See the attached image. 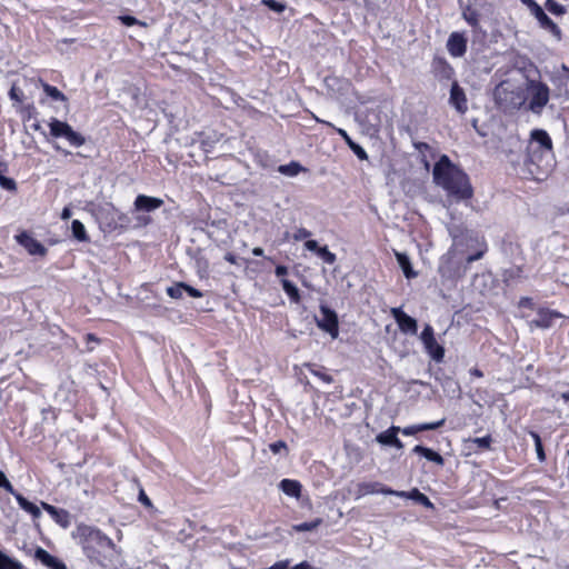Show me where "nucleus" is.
I'll use <instances>...</instances> for the list:
<instances>
[{"label": "nucleus", "mask_w": 569, "mask_h": 569, "mask_svg": "<svg viewBox=\"0 0 569 569\" xmlns=\"http://www.w3.org/2000/svg\"><path fill=\"white\" fill-rule=\"evenodd\" d=\"M279 489L288 497L299 499L302 486L298 480L282 479L279 482Z\"/></svg>", "instance_id": "obj_23"}, {"label": "nucleus", "mask_w": 569, "mask_h": 569, "mask_svg": "<svg viewBox=\"0 0 569 569\" xmlns=\"http://www.w3.org/2000/svg\"><path fill=\"white\" fill-rule=\"evenodd\" d=\"M317 256L320 257L328 264H333L337 260L336 254L331 252L327 246L321 247Z\"/></svg>", "instance_id": "obj_36"}, {"label": "nucleus", "mask_w": 569, "mask_h": 569, "mask_svg": "<svg viewBox=\"0 0 569 569\" xmlns=\"http://www.w3.org/2000/svg\"><path fill=\"white\" fill-rule=\"evenodd\" d=\"M119 20L121 21V23H123L127 27H131V26H136V24L141 26V27H147L146 22L140 21L132 16H120Z\"/></svg>", "instance_id": "obj_43"}, {"label": "nucleus", "mask_w": 569, "mask_h": 569, "mask_svg": "<svg viewBox=\"0 0 569 569\" xmlns=\"http://www.w3.org/2000/svg\"><path fill=\"white\" fill-rule=\"evenodd\" d=\"M305 171H307V169L302 167L298 161H291L287 164H281L278 167V172L287 177H296Z\"/></svg>", "instance_id": "obj_26"}, {"label": "nucleus", "mask_w": 569, "mask_h": 569, "mask_svg": "<svg viewBox=\"0 0 569 569\" xmlns=\"http://www.w3.org/2000/svg\"><path fill=\"white\" fill-rule=\"evenodd\" d=\"M183 282H178L174 286L167 288V293L172 299H180L183 295Z\"/></svg>", "instance_id": "obj_38"}, {"label": "nucleus", "mask_w": 569, "mask_h": 569, "mask_svg": "<svg viewBox=\"0 0 569 569\" xmlns=\"http://www.w3.org/2000/svg\"><path fill=\"white\" fill-rule=\"evenodd\" d=\"M262 4L268 7L270 10L281 13L286 10V4L277 0H262Z\"/></svg>", "instance_id": "obj_40"}, {"label": "nucleus", "mask_w": 569, "mask_h": 569, "mask_svg": "<svg viewBox=\"0 0 569 569\" xmlns=\"http://www.w3.org/2000/svg\"><path fill=\"white\" fill-rule=\"evenodd\" d=\"M359 493L361 496L382 493V495H390V496H397V497H403L406 495L405 491L393 490V489L386 487L385 485L377 482V481L365 482V483L359 485Z\"/></svg>", "instance_id": "obj_17"}, {"label": "nucleus", "mask_w": 569, "mask_h": 569, "mask_svg": "<svg viewBox=\"0 0 569 569\" xmlns=\"http://www.w3.org/2000/svg\"><path fill=\"white\" fill-rule=\"evenodd\" d=\"M252 253L257 257H261V256H263V249L260 247H256L252 249Z\"/></svg>", "instance_id": "obj_58"}, {"label": "nucleus", "mask_w": 569, "mask_h": 569, "mask_svg": "<svg viewBox=\"0 0 569 569\" xmlns=\"http://www.w3.org/2000/svg\"><path fill=\"white\" fill-rule=\"evenodd\" d=\"M470 375L475 376V377H478V378H481L482 377V372L477 369V368H473L470 370Z\"/></svg>", "instance_id": "obj_59"}, {"label": "nucleus", "mask_w": 569, "mask_h": 569, "mask_svg": "<svg viewBox=\"0 0 569 569\" xmlns=\"http://www.w3.org/2000/svg\"><path fill=\"white\" fill-rule=\"evenodd\" d=\"M50 134L53 138H64L70 146L79 148L86 143V138L74 131L72 127L66 122L61 121L57 118H51L49 121Z\"/></svg>", "instance_id": "obj_6"}, {"label": "nucleus", "mask_w": 569, "mask_h": 569, "mask_svg": "<svg viewBox=\"0 0 569 569\" xmlns=\"http://www.w3.org/2000/svg\"><path fill=\"white\" fill-rule=\"evenodd\" d=\"M546 8L553 14L561 16L566 13V8L555 0H547Z\"/></svg>", "instance_id": "obj_37"}, {"label": "nucleus", "mask_w": 569, "mask_h": 569, "mask_svg": "<svg viewBox=\"0 0 569 569\" xmlns=\"http://www.w3.org/2000/svg\"><path fill=\"white\" fill-rule=\"evenodd\" d=\"M455 249L451 248L445 253L439 261L438 272L442 279V282L451 281L455 282L461 277V269L458 262L455 260Z\"/></svg>", "instance_id": "obj_7"}, {"label": "nucleus", "mask_w": 569, "mask_h": 569, "mask_svg": "<svg viewBox=\"0 0 569 569\" xmlns=\"http://www.w3.org/2000/svg\"><path fill=\"white\" fill-rule=\"evenodd\" d=\"M163 204V200L156 197H149L146 194L137 196L134 200V209L137 211L151 212L159 209Z\"/></svg>", "instance_id": "obj_20"}, {"label": "nucleus", "mask_w": 569, "mask_h": 569, "mask_svg": "<svg viewBox=\"0 0 569 569\" xmlns=\"http://www.w3.org/2000/svg\"><path fill=\"white\" fill-rule=\"evenodd\" d=\"M462 17L466 20V22L473 28H476L479 23V13L471 7H467L463 10Z\"/></svg>", "instance_id": "obj_33"}, {"label": "nucleus", "mask_w": 569, "mask_h": 569, "mask_svg": "<svg viewBox=\"0 0 569 569\" xmlns=\"http://www.w3.org/2000/svg\"><path fill=\"white\" fill-rule=\"evenodd\" d=\"M71 536L93 565L104 566L107 551L116 549L114 542L100 529L92 526L79 523Z\"/></svg>", "instance_id": "obj_2"}, {"label": "nucleus", "mask_w": 569, "mask_h": 569, "mask_svg": "<svg viewBox=\"0 0 569 569\" xmlns=\"http://www.w3.org/2000/svg\"><path fill=\"white\" fill-rule=\"evenodd\" d=\"M0 479H1L0 487L3 488L7 492L11 493L16 498L19 507L22 510L30 513L33 518H39L41 516L40 508L37 505L27 500L21 493L17 492L13 489L10 481L6 478V476L2 471H0Z\"/></svg>", "instance_id": "obj_11"}, {"label": "nucleus", "mask_w": 569, "mask_h": 569, "mask_svg": "<svg viewBox=\"0 0 569 569\" xmlns=\"http://www.w3.org/2000/svg\"><path fill=\"white\" fill-rule=\"evenodd\" d=\"M0 187L8 191H16L17 183L13 179L4 177L2 173L0 174Z\"/></svg>", "instance_id": "obj_42"}, {"label": "nucleus", "mask_w": 569, "mask_h": 569, "mask_svg": "<svg viewBox=\"0 0 569 569\" xmlns=\"http://www.w3.org/2000/svg\"><path fill=\"white\" fill-rule=\"evenodd\" d=\"M274 273L277 277H283L288 273V268L286 266H277L276 267V270H274Z\"/></svg>", "instance_id": "obj_52"}, {"label": "nucleus", "mask_w": 569, "mask_h": 569, "mask_svg": "<svg viewBox=\"0 0 569 569\" xmlns=\"http://www.w3.org/2000/svg\"><path fill=\"white\" fill-rule=\"evenodd\" d=\"M183 291H186L190 297L193 298H201L203 295L200 290L187 284L183 282Z\"/></svg>", "instance_id": "obj_48"}, {"label": "nucleus", "mask_w": 569, "mask_h": 569, "mask_svg": "<svg viewBox=\"0 0 569 569\" xmlns=\"http://www.w3.org/2000/svg\"><path fill=\"white\" fill-rule=\"evenodd\" d=\"M432 177L433 182L446 192L449 199L456 202L470 200L473 196V188L468 174L446 154H442L435 163Z\"/></svg>", "instance_id": "obj_1"}, {"label": "nucleus", "mask_w": 569, "mask_h": 569, "mask_svg": "<svg viewBox=\"0 0 569 569\" xmlns=\"http://www.w3.org/2000/svg\"><path fill=\"white\" fill-rule=\"evenodd\" d=\"M72 234L78 241H88V236L83 223L79 220H73L71 223Z\"/></svg>", "instance_id": "obj_31"}, {"label": "nucleus", "mask_w": 569, "mask_h": 569, "mask_svg": "<svg viewBox=\"0 0 569 569\" xmlns=\"http://www.w3.org/2000/svg\"><path fill=\"white\" fill-rule=\"evenodd\" d=\"M449 104L456 109L460 114H465L468 111V100L463 89L453 81L450 89Z\"/></svg>", "instance_id": "obj_15"}, {"label": "nucleus", "mask_w": 569, "mask_h": 569, "mask_svg": "<svg viewBox=\"0 0 569 569\" xmlns=\"http://www.w3.org/2000/svg\"><path fill=\"white\" fill-rule=\"evenodd\" d=\"M441 68V74L446 79H450L453 76V69L445 61H439Z\"/></svg>", "instance_id": "obj_47"}, {"label": "nucleus", "mask_w": 569, "mask_h": 569, "mask_svg": "<svg viewBox=\"0 0 569 569\" xmlns=\"http://www.w3.org/2000/svg\"><path fill=\"white\" fill-rule=\"evenodd\" d=\"M269 449L272 453L278 455L282 451L288 452V446L283 440H278L269 445Z\"/></svg>", "instance_id": "obj_44"}, {"label": "nucleus", "mask_w": 569, "mask_h": 569, "mask_svg": "<svg viewBox=\"0 0 569 569\" xmlns=\"http://www.w3.org/2000/svg\"><path fill=\"white\" fill-rule=\"evenodd\" d=\"M9 96H10L11 100H14L18 102L22 101V92L19 89H17L16 87H12L10 89Z\"/></svg>", "instance_id": "obj_50"}, {"label": "nucleus", "mask_w": 569, "mask_h": 569, "mask_svg": "<svg viewBox=\"0 0 569 569\" xmlns=\"http://www.w3.org/2000/svg\"><path fill=\"white\" fill-rule=\"evenodd\" d=\"M14 238L31 256H44L47 253V248L27 231L20 232Z\"/></svg>", "instance_id": "obj_13"}, {"label": "nucleus", "mask_w": 569, "mask_h": 569, "mask_svg": "<svg viewBox=\"0 0 569 569\" xmlns=\"http://www.w3.org/2000/svg\"><path fill=\"white\" fill-rule=\"evenodd\" d=\"M40 84L46 94L50 97L52 100L62 102H66L68 100L67 97L57 87H53L42 80H40Z\"/></svg>", "instance_id": "obj_27"}, {"label": "nucleus", "mask_w": 569, "mask_h": 569, "mask_svg": "<svg viewBox=\"0 0 569 569\" xmlns=\"http://www.w3.org/2000/svg\"><path fill=\"white\" fill-rule=\"evenodd\" d=\"M139 500H140L143 505H146V506H151V501H150V499L147 497V495L144 493V491H141V492H140Z\"/></svg>", "instance_id": "obj_54"}, {"label": "nucleus", "mask_w": 569, "mask_h": 569, "mask_svg": "<svg viewBox=\"0 0 569 569\" xmlns=\"http://www.w3.org/2000/svg\"><path fill=\"white\" fill-rule=\"evenodd\" d=\"M528 157L530 162L542 166L549 164L552 157V140L549 133L543 129H535L530 133V142L528 146Z\"/></svg>", "instance_id": "obj_3"}, {"label": "nucleus", "mask_w": 569, "mask_h": 569, "mask_svg": "<svg viewBox=\"0 0 569 569\" xmlns=\"http://www.w3.org/2000/svg\"><path fill=\"white\" fill-rule=\"evenodd\" d=\"M289 565H290V561L288 559H286V560H280V561L274 562L271 567H269L267 569H288Z\"/></svg>", "instance_id": "obj_51"}, {"label": "nucleus", "mask_w": 569, "mask_h": 569, "mask_svg": "<svg viewBox=\"0 0 569 569\" xmlns=\"http://www.w3.org/2000/svg\"><path fill=\"white\" fill-rule=\"evenodd\" d=\"M533 17L538 20L541 28L549 30L558 40L561 39V30L543 11V9L537 3L536 0H520Z\"/></svg>", "instance_id": "obj_8"}, {"label": "nucleus", "mask_w": 569, "mask_h": 569, "mask_svg": "<svg viewBox=\"0 0 569 569\" xmlns=\"http://www.w3.org/2000/svg\"><path fill=\"white\" fill-rule=\"evenodd\" d=\"M405 492H406V495L402 498L412 499L427 508H433V505L430 501V499L426 495L420 492L418 489H412L409 492H407V491H405Z\"/></svg>", "instance_id": "obj_28"}, {"label": "nucleus", "mask_w": 569, "mask_h": 569, "mask_svg": "<svg viewBox=\"0 0 569 569\" xmlns=\"http://www.w3.org/2000/svg\"><path fill=\"white\" fill-rule=\"evenodd\" d=\"M308 368H309V371L311 375L319 378L325 383L330 385L333 381V378L330 375H328L319 369H316L313 366L308 365Z\"/></svg>", "instance_id": "obj_39"}, {"label": "nucleus", "mask_w": 569, "mask_h": 569, "mask_svg": "<svg viewBox=\"0 0 569 569\" xmlns=\"http://www.w3.org/2000/svg\"><path fill=\"white\" fill-rule=\"evenodd\" d=\"M149 222V219L148 218H143V223H148Z\"/></svg>", "instance_id": "obj_63"}, {"label": "nucleus", "mask_w": 569, "mask_h": 569, "mask_svg": "<svg viewBox=\"0 0 569 569\" xmlns=\"http://www.w3.org/2000/svg\"><path fill=\"white\" fill-rule=\"evenodd\" d=\"M450 234L452 236V238H457V234L453 232V230H449Z\"/></svg>", "instance_id": "obj_62"}, {"label": "nucleus", "mask_w": 569, "mask_h": 569, "mask_svg": "<svg viewBox=\"0 0 569 569\" xmlns=\"http://www.w3.org/2000/svg\"><path fill=\"white\" fill-rule=\"evenodd\" d=\"M445 419H440L435 422H425L412 426H407L405 428H400V431L403 436H413L420 431L436 430L445 425Z\"/></svg>", "instance_id": "obj_22"}, {"label": "nucleus", "mask_w": 569, "mask_h": 569, "mask_svg": "<svg viewBox=\"0 0 569 569\" xmlns=\"http://www.w3.org/2000/svg\"><path fill=\"white\" fill-rule=\"evenodd\" d=\"M413 452L422 456L427 460L432 461L438 466H443L445 463L442 456L430 448L418 445L413 448Z\"/></svg>", "instance_id": "obj_25"}, {"label": "nucleus", "mask_w": 569, "mask_h": 569, "mask_svg": "<svg viewBox=\"0 0 569 569\" xmlns=\"http://www.w3.org/2000/svg\"><path fill=\"white\" fill-rule=\"evenodd\" d=\"M399 431H400V427L391 426L387 430L380 432L376 437V440H377V442H379L382 446H391V447H395L400 450L403 448V443L398 438Z\"/></svg>", "instance_id": "obj_18"}, {"label": "nucleus", "mask_w": 569, "mask_h": 569, "mask_svg": "<svg viewBox=\"0 0 569 569\" xmlns=\"http://www.w3.org/2000/svg\"><path fill=\"white\" fill-rule=\"evenodd\" d=\"M281 283H282L283 291L288 295L290 300L292 302H299L300 295H299V290H298L297 286L287 279H282Z\"/></svg>", "instance_id": "obj_30"}, {"label": "nucleus", "mask_w": 569, "mask_h": 569, "mask_svg": "<svg viewBox=\"0 0 569 569\" xmlns=\"http://www.w3.org/2000/svg\"><path fill=\"white\" fill-rule=\"evenodd\" d=\"M41 507L62 528L66 529V528H68L70 526L71 517H70V513L67 510L60 509V508H56L54 506L49 505L47 502H41Z\"/></svg>", "instance_id": "obj_21"}, {"label": "nucleus", "mask_w": 569, "mask_h": 569, "mask_svg": "<svg viewBox=\"0 0 569 569\" xmlns=\"http://www.w3.org/2000/svg\"><path fill=\"white\" fill-rule=\"evenodd\" d=\"M321 317L317 319V326L325 332L329 333L332 339L339 336V322L337 313L329 307L320 306Z\"/></svg>", "instance_id": "obj_10"}, {"label": "nucleus", "mask_w": 569, "mask_h": 569, "mask_svg": "<svg viewBox=\"0 0 569 569\" xmlns=\"http://www.w3.org/2000/svg\"><path fill=\"white\" fill-rule=\"evenodd\" d=\"M395 256L407 279H413L418 276L411 266L409 257L406 253L396 251Z\"/></svg>", "instance_id": "obj_24"}, {"label": "nucleus", "mask_w": 569, "mask_h": 569, "mask_svg": "<svg viewBox=\"0 0 569 569\" xmlns=\"http://www.w3.org/2000/svg\"><path fill=\"white\" fill-rule=\"evenodd\" d=\"M0 569H23V565L0 550Z\"/></svg>", "instance_id": "obj_29"}, {"label": "nucleus", "mask_w": 569, "mask_h": 569, "mask_svg": "<svg viewBox=\"0 0 569 569\" xmlns=\"http://www.w3.org/2000/svg\"><path fill=\"white\" fill-rule=\"evenodd\" d=\"M33 129L38 131V130H40V129H41V127H40V124H39V123H34V124H33Z\"/></svg>", "instance_id": "obj_61"}, {"label": "nucleus", "mask_w": 569, "mask_h": 569, "mask_svg": "<svg viewBox=\"0 0 569 569\" xmlns=\"http://www.w3.org/2000/svg\"><path fill=\"white\" fill-rule=\"evenodd\" d=\"M493 98L503 111L519 109L525 103L522 89L507 81L500 82L495 88Z\"/></svg>", "instance_id": "obj_4"}, {"label": "nucleus", "mask_w": 569, "mask_h": 569, "mask_svg": "<svg viewBox=\"0 0 569 569\" xmlns=\"http://www.w3.org/2000/svg\"><path fill=\"white\" fill-rule=\"evenodd\" d=\"M469 441L476 445L479 449L486 450L490 448L492 439L490 436H485L480 438L470 439Z\"/></svg>", "instance_id": "obj_41"}, {"label": "nucleus", "mask_w": 569, "mask_h": 569, "mask_svg": "<svg viewBox=\"0 0 569 569\" xmlns=\"http://www.w3.org/2000/svg\"><path fill=\"white\" fill-rule=\"evenodd\" d=\"M71 217V209L69 207L63 208L61 212V219L67 220Z\"/></svg>", "instance_id": "obj_56"}, {"label": "nucleus", "mask_w": 569, "mask_h": 569, "mask_svg": "<svg viewBox=\"0 0 569 569\" xmlns=\"http://www.w3.org/2000/svg\"><path fill=\"white\" fill-rule=\"evenodd\" d=\"M391 315L401 332L410 335L417 333L418 325L416 319L408 316L400 307L392 308Z\"/></svg>", "instance_id": "obj_12"}, {"label": "nucleus", "mask_w": 569, "mask_h": 569, "mask_svg": "<svg viewBox=\"0 0 569 569\" xmlns=\"http://www.w3.org/2000/svg\"><path fill=\"white\" fill-rule=\"evenodd\" d=\"M529 435L531 436V438L535 442V448H536L538 460L541 462L545 461L546 455L543 451L542 441H541L540 436L536 431H530Z\"/></svg>", "instance_id": "obj_34"}, {"label": "nucleus", "mask_w": 569, "mask_h": 569, "mask_svg": "<svg viewBox=\"0 0 569 569\" xmlns=\"http://www.w3.org/2000/svg\"><path fill=\"white\" fill-rule=\"evenodd\" d=\"M561 398L565 400V401H569V390L566 391V392H562L561 393Z\"/></svg>", "instance_id": "obj_60"}, {"label": "nucleus", "mask_w": 569, "mask_h": 569, "mask_svg": "<svg viewBox=\"0 0 569 569\" xmlns=\"http://www.w3.org/2000/svg\"><path fill=\"white\" fill-rule=\"evenodd\" d=\"M519 305L520 307H532V300L530 298H521Z\"/></svg>", "instance_id": "obj_57"}, {"label": "nucleus", "mask_w": 569, "mask_h": 569, "mask_svg": "<svg viewBox=\"0 0 569 569\" xmlns=\"http://www.w3.org/2000/svg\"><path fill=\"white\" fill-rule=\"evenodd\" d=\"M315 119H316V121L332 128L346 141V143L348 146H351V143L353 142V140L350 138V136L347 133V131L345 129L336 128L331 122L321 120L317 117H315Z\"/></svg>", "instance_id": "obj_35"}, {"label": "nucleus", "mask_w": 569, "mask_h": 569, "mask_svg": "<svg viewBox=\"0 0 569 569\" xmlns=\"http://www.w3.org/2000/svg\"><path fill=\"white\" fill-rule=\"evenodd\" d=\"M34 559L48 569H67V566L57 557L49 553L41 547L34 550Z\"/></svg>", "instance_id": "obj_19"}, {"label": "nucleus", "mask_w": 569, "mask_h": 569, "mask_svg": "<svg viewBox=\"0 0 569 569\" xmlns=\"http://www.w3.org/2000/svg\"><path fill=\"white\" fill-rule=\"evenodd\" d=\"M562 315L556 310L548 308H539L537 310V317L529 322L530 327L548 329L553 325V321L561 318Z\"/></svg>", "instance_id": "obj_14"}, {"label": "nucleus", "mask_w": 569, "mask_h": 569, "mask_svg": "<svg viewBox=\"0 0 569 569\" xmlns=\"http://www.w3.org/2000/svg\"><path fill=\"white\" fill-rule=\"evenodd\" d=\"M527 90L530 93L528 110L535 114H541L550 99L549 87L545 82L529 80L527 83Z\"/></svg>", "instance_id": "obj_5"}, {"label": "nucleus", "mask_w": 569, "mask_h": 569, "mask_svg": "<svg viewBox=\"0 0 569 569\" xmlns=\"http://www.w3.org/2000/svg\"><path fill=\"white\" fill-rule=\"evenodd\" d=\"M305 248L309 251L316 252L317 254L319 249H321V247L318 246V242L316 240L309 239L305 242Z\"/></svg>", "instance_id": "obj_49"}, {"label": "nucleus", "mask_w": 569, "mask_h": 569, "mask_svg": "<svg viewBox=\"0 0 569 569\" xmlns=\"http://www.w3.org/2000/svg\"><path fill=\"white\" fill-rule=\"evenodd\" d=\"M321 523H322V519L317 518L312 521L293 525L292 530H295L297 532L312 531V530L317 529Z\"/></svg>", "instance_id": "obj_32"}, {"label": "nucleus", "mask_w": 569, "mask_h": 569, "mask_svg": "<svg viewBox=\"0 0 569 569\" xmlns=\"http://www.w3.org/2000/svg\"><path fill=\"white\" fill-rule=\"evenodd\" d=\"M349 148L355 152V154L360 160H366L368 158V154L365 151V149L361 146H359L358 143H356L355 141L351 143V146H349Z\"/></svg>", "instance_id": "obj_46"}, {"label": "nucleus", "mask_w": 569, "mask_h": 569, "mask_svg": "<svg viewBox=\"0 0 569 569\" xmlns=\"http://www.w3.org/2000/svg\"><path fill=\"white\" fill-rule=\"evenodd\" d=\"M224 260L230 262V263H232V264L237 263V257L233 253H231V252L226 253Z\"/></svg>", "instance_id": "obj_55"}, {"label": "nucleus", "mask_w": 569, "mask_h": 569, "mask_svg": "<svg viewBox=\"0 0 569 569\" xmlns=\"http://www.w3.org/2000/svg\"><path fill=\"white\" fill-rule=\"evenodd\" d=\"M482 254H483V252H482V251H479V252H477V253H475V254H471V256H469V257L467 258V262H468V263H471V262H473V261H476V260H479V259L482 257Z\"/></svg>", "instance_id": "obj_53"}, {"label": "nucleus", "mask_w": 569, "mask_h": 569, "mask_svg": "<svg viewBox=\"0 0 569 569\" xmlns=\"http://www.w3.org/2000/svg\"><path fill=\"white\" fill-rule=\"evenodd\" d=\"M447 50L453 58L462 57L467 51V38L461 32H452L447 41Z\"/></svg>", "instance_id": "obj_16"}, {"label": "nucleus", "mask_w": 569, "mask_h": 569, "mask_svg": "<svg viewBox=\"0 0 569 569\" xmlns=\"http://www.w3.org/2000/svg\"><path fill=\"white\" fill-rule=\"evenodd\" d=\"M88 339H94L93 335H88Z\"/></svg>", "instance_id": "obj_64"}, {"label": "nucleus", "mask_w": 569, "mask_h": 569, "mask_svg": "<svg viewBox=\"0 0 569 569\" xmlns=\"http://www.w3.org/2000/svg\"><path fill=\"white\" fill-rule=\"evenodd\" d=\"M420 340L423 345L426 352L436 362H440L445 357V349L440 346L436 338L433 328L430 325H426L420 335Z\"/></svg>", "instance_id": "obj_9"}, {"label": "nucleus", "mask_w": 569, "mask_h": 569, "mask_svg": "<svg viewBox=\"0 0 569 569\" xmlns=\"http://www.w3.org/2000/svg\"><path fill=\"white\" fill-rule=\"evenodd\" d=\"M311 236V232L306 228H298L293 233L292 238L295 241H301L308 239Z\"/></svg>", "instance_id": "obj_45"}]
</instances>
